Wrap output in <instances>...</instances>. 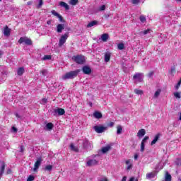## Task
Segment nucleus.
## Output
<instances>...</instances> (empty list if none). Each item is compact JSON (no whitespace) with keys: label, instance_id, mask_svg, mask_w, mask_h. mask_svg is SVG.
Wrapping results in <instances>:
<instances>
[{"label":"nucleus","instance_id":"f257e3e1","mask_svg":"<svg viewBox=\"0 0 181 181\" xmlns=\"http://www.w3.org/2000/svg\"><path fill=\"white\" fill-rule=\"evenodd\" d=\"M78 73H80V69L68 72L62 76V80H71L74 78V77H77Z\"/></svg>","mask_w":181,"mask_h":181},{"label":"nucleus","instance_id":"f03ea898","mask_svg":"<svg viewBox=\"0 0 181 181\" xmlns=\"http://www.w3.org/2000/svg\"><path fill=\"white\" fill-rule=\"evenodd\" d=\"M97 156H91L90 157H88L87 159V162H86V166H95V165H98V160H97V159H95V158Z\"/></svg>","mask_w":181,"mask_h":181},{"label":"nucleus","instance_id":"7ed1b4c3","mask_svg":"<svg viewBox=\"0 0 181 181\" xmlns=\"http://www.w3.org/2000/svg\"><path fill=\"white\" fill-rule=\"evenodd\" d=\"M72 60L77 63V64H84L86 62V58L83 55H76L72 57Z\"/></svg>","mask_w":181,"mask_h":181},{"label":"nucleus","instance_id":"20e7f679","mask_svg":"<svg viewBox=\"0 0 181 181\" xmlns=\"http://www.w3.org/2000/svg\"><path fill=\"white\" fill-rule=\"evenodd\" d=\"M133 80L135 84H137V83H142L144 81V74L136 73L133 76Z\"/></svg>","mask_w":181,"mask_h":181},{"label":"nucleus","instance_id":"39448f33","mask_svg":"<svg viewBox=\"0 0 181 181\" xmlns=\"http://www.w3.org/2000/svg\"><path fill=\"white\" fill-rule=\"evenodd\" d=\"M83 148L86 149V151H91L93 149V143L89 141L88 139H85L83 142Z\"/></svg>","mask_w":181,"mask_h":181},{"label":"nucleus","instance_id":"423d86ee","mask_svg":"<svg viewBox=\"0 0 181 181\" xmlns=\"http://www.w3.org/2000/svg\"><path fill=\"white\" fill-rule=\"evenodd\" d=\"M18 43L20 45H22V43H25V45L30 46V45H32V40L26 37H21L18 40Z\"/></svg>","mask_w":181,"mask_h":181},{"label":"nucleus","instance_id":"0eeeda50","mask_svg":"<svg viewBox=\"0 0 181 181\" xmlns=\"http://www.w3.org/2000/svg\"><path fill=\"white\" fill-rule=\"evenodd\" d=\"M68 38H69V33H65L61 36L59 39V47H62V46H63V45L66 43V41L67 40Z\"/></svg>","mask_w":181,"mask_h":181},{"label":"nucleus","instance_id":"6e6552de","mask_svg":"<svg viewBox=\"0 0 181 181\" xmlns=\"http://www.w3.org/2000/svg\"><path fill=\"white\" fill-rule=\"evenodd\" d=\"M93 129L97 132V134H103L104 131H107V127L103 126H94Z\"/></svg>","mask_w":181,"mask_h":181},{"label":"nucleus","instance_id":"1a4fd4ad","mask_svg":"<svg viewBox=\"0 0 181 181\" xmlns=\"http://www.w3.org/2000/svg\"><path fill=\"white\" fill-rule=\"evenodd\" d=\"M64 114H66V111L64 110V109L63 108H56L54 109V115H64Z\"/></svg>","mask_w":181,"mask_h":181},{"label":"nucleus","instance_id":"9d476101","mask_svg":"<svg viewBox=\"0 0 181 181\" xmlns=\"http://www.w3.org/2000/svg\"><path fill=\"white\" fill-rule=\"evenodd\" d=\"M42 158H38L36 160V162L34 164V168H33V171L34 172H37V169H39V167L40 166V165H42Z\"/></svg>","mask_w":181,"mask_h":181},{"label":"nucleus","instance_id":"9b49d317","mask_svg":"<svg viewBox=\"0 0 181 181\" xmlns=\"http://www.w3.org/2000/svg\"><path fill=\"white\" fill-rule=\"evenodd\" d=\"M82 71L83 74H87L88 76H90V74H91V68L88 66H83L82 67Z\"/></svg>","mask_w":181,"mask_h":181},{"label":"nucleus","instance_id":"f8f14e48","mask_svg":"<svg viewBox=\"0 0 181 181\" xmlns=\"http://www.w3.org/2000/svg\"><path fill=\"white\" fill-rule=\"evenodd\" d=\"M158 175V173L151 172L146 174V179H148V180H153L155 179V177Z\"/></svg>","mask_w":181,"mask_h":181},{"label":"nucleus","instance_id":"ddd939ff","mask_svg":"<svg viewBox=\"0 0 181 181\" xmlns=\"http://www.w3.org/2000/svg\"><path fill=\"white\" fill-rule=\"evenodd\" d=\"M5 163L1 162L0 165V177L4 175V173L5 172Z\"/></svg>","mask_w":181,"mask_h":181},{"label":"nucleus","instance_id":"4468645a","mask_svg":"<svg viewBox=\"0 0 181 181\" xmlns=\"http://www.w3.org/2000/svg\"><path fill=\"white\" fill-rule=\"evenodd\" d=\"M64 29V24H58L57 26V33H62L63 30Z\"/></svg>","mask_w":181,"mask_h":181},{"label":"nucleus","instance_id":"2eb2a0df","mask_svg":"<svg viewBox=\"0 0 181 181\" xmlns=\"http://www.w3.org/2000/svg\"><path fill=\"white\" fill-rule=\"evenodd\" d=\"M145 134H146V131H145L144 129H141L138 132L137 136H139V138H142V136H144Z\"/></svg>","mask_w":181,"mask_h":181},{"label":"nucleus","instance_id":"dca6fc26","mask_svg":"<svg viewBox=\"0 0 181 181\" xmlns=\"http://www.w3.org/2000/svg\"><path fill=\"white\" fill-rule=\"evenodd\" d=\"M4 36H9L11 35V29L8 28V26H6L4 30Z\"/></svg>","mask_w":181,"mask_h":181},{"label":"nucleus","instance_id":"f3484780","mask_svg":"<svg viewBox=\"0 0 181 181\" xmlns=\"http://www.w3.org/2000/svg\"><path fill=\"white\" fill-rule=\"evenodd\" d=\"M59 5L62 8H65L66 11H69V9H70V6H69L64 1H60Z\"/></svg>","mask_w":181,"mask_h":181},{"label":"nucleus","instance_id":"a211bd4d","mask_svg":"<svg viewBox=\"0 0 181 181\" xmlns=\"http://www.w3.org/2000/svg\"><path fill=\"white\" fill-rule=\"evenodd\" d=\"M109 37H110V35L108 34L104 33L101 35V40L102 42H107Z\"/></svg>","mask_w":181,"mask_h":181},{"label":"nucleus","instance_id":"6ab92c4d","mask_svg":"<svg viewBox=\"0 0 181 181\" xmlns=\"http://www.w3.org/2000/svg\"><path fill=\"white\" fill-rule=\"evenodd\" d=\"M93 117L95 118H97V119H100V118H103V114H101V112H100L96 111L93 113Z\"/></svg>","mask_w":181,"mask_h":181},{"label":"nucleus","instance_id":"aec40b11","mask_svg":"<svg viewBox=\"0 0 181 181\" xmlns=\"http://www.w3.org/2000/svg\"><path fill=\"white\" fill-rule=\"evenodd\" d=\"M25 73V68L23 67H20L17 70V74L18 76H22Z\"/></svg>","mask_w":181,"mask_h":181},{"label":"nucleus","instance_id":"412c9836","mask_svg":"<svg viewBox=\"0 0 181 181\" xmlns=\"http://www.w3.org/2000/svg\"><path fill=\"white\" fill-rule=\"evenodd\" d=\"M165 181H172V175H170V174L168 172L165 173Z\"/></svg>","mask_w":181,"mask_h":181},{"label":"nucleus","instance_id":"4be33fe9","mask_svg":"<svg viewBox=\"0 0 181 181\" xmlns=\"http://www.w3.org/2000/svg\"><path fill=\"white\" fill-rule=\"evenodd\" d=\"M110 149H111V146H110V145L106 146L102 148V152H103V153H107V152H108V151H110Z\"/></svg>","mask_w":181,"mask_h":181},{"label":"nucleus","instance_id":"5701e85b","mask_svg":"<svg viewBox=\"0 0 181 181\" xmlns=\"http://www.w3.org/2000/svg\"><path fill=\"white\" fill-rule=\"evenodd\" d=\"M95 25H98V21H91L87 25V28H93V26H95Z\"/></svg>","mask_w":181,"mask_h":181},{"label":"nucleus","instance_id":"b1692460","mask_svg":"<svg viewBox=\"0 0 181 181\" xmlns=\"http://www.w3.org/2000/svg\"><path fill=\"white\" fill-rule=\"evenodd\" d=\"M110 59H111V54H110V52H107L105 54V62L108 63V62H110Z\"/></svg>","mask_w":181,"mask_h":181},{"label":"nucleus","instance_id":"393cba45","mask_svg":"<svg viewBox=\"0 0 181 181\" xmlns=\"http://www.w3.org/2000/svg\"><path fill=\"white\" fill-rule=\"evenodd\" d=\"M45 129H47V131H51V129H53L52 123H47L45 126Z\"/></svg>","mask_w":181,"mask_h":181},{"label":"nucleus","instance_id":"a878e982","mask_svg":"<svg viewBox=\"0 0 181 181\" xmlns=\"http://www.w3.org/2000/svg\"><path fill=\"white\" fill-rule=\"evenodd\" d=\"M151 29H147V30H145L144 31H141L139 33V35L141 36H142V35H148V34L151 33Z\"/></svg>","mask_w":181,"mask_h":181},{"label":"nucleus","instance_id":"bb28decb","mask_svg":"<svg viewBox=\"0 0 181 181\" xmlns=\"http://www.w3.org/2000/svg\"><path fill=\"white\" fill-rule=\"evenodd\" d=\"M159 140V134L155 136L154 139L151 141V145H155L156 142Z\"/></svg>","mask_w":181,"mask_h":181},{"label":"nucleus","instance_id":"cd10ccee","mask_svg":"<svg viewBox=\"0 0 181 181\" xmlns=\"http://www.w3.org/2000/svg\"><path fill=\"white\" fill-rule=\"evenodd\" d=\"M124 48H125V45H124V43H119L117 45V49L119 50H124Z\"/></svg>","mask_w":181,"mask_h":181},{"label":"nucleus","instance_id":"c85d7f7f","mask_svg":"<svg viewBox=\"0 0 181 181\" xmlns=\"http://www.w3.org/2000/svg\"><path fill=\"white\" fill-rule=\"evenodd\" d=\"M160 89H158L155 93H154V98H158V97H159V95H160Z\"/></svg>","mask_w":181,"mask_h":181},{"label":"nucleus","instance_id":"c756f323","mask_svg":"<svg viewBox=\"0 0 181 181\" xmlns=\"http://www.w3.org/2000/svg\"><path fill=\"white\" fill-rule=\"evenodd\" d=\"M71 151H74V152H78V148H77L76 146H74V144H71L70 145Z\"/></svg>","mask_w":181,"mask_h":181},{"label":"nucleus","instance_id":"7c9ffc66","mask_svg":"<svg viewBox=\"0 0 181 181\" xmlns=\"http://www.w3.org/2000/svg\"><path fill=\"white\" fill-rule=\"evenodd\" d=\"M117 134L118 135H119V134H122V127H121V125L117 126Z\"/></svg>","mask_w":181,"mask_h":181},{"label":"nucleus","instance_id":"2f4dec72","mask_svg":"<svg viewBox=\"0 0 181 181\" xmlns=\"http://www.w3.org/2000/svg\"><path fill=\"white\" fill-rule=\"evenodd\" d=\"M134 93H135V94H137L138 95H142V94H144V91L139 90V89H135Z\"/></svg>","mask_w":181,"mask_h":181},{"label":"nucleus","instance_id":"473e14b6","mask_svg":"<svg viewBox=\"0 0 181 181\" xmlns=\"http://www.w3.org/2000/svg\"><path fill=\"white\" fill-rule=\"evenodd\" d=\"M139 19L141 23H145V22H146V17H145L144 16H141Z\"/></svg>","mask_w":181,"mask_h":181},{"label":"nucleus","instance_id":"72a5a7b5","mask_svg":"<svg viewBox=\"0 0 181 181\" xmlns=\"http://www.w3.org/2000/svg\"><path fill=\"white\" fill-rule=\"evenodd\" d=\"M174 97H175V98H177L178 100L180 99L181 98L180 93L175 92Z\"/></svg>","mask_w":181,"mask_h":181},{"label":"nucleus","instance_id":"f704fd0d","mask_svg":"<svg viewBox=\"0 0 181 181\" xmlns=\"http://www.w3.org/2000/svg\"><path fill=\"white\" fill-rule=\"evenodd\" d=\"M149 139V136H146L141 141V144H146V141Z\"/></svg>","mask_w":181,"mask_h":181},{"label":"nucleus","instance_id":"c9c22d12","mask_svg":"<svg viewBox=\"0 0 181 181\" xmlns=\"http://www.w3.org/2000/svg\"><path fill=\"white\" fill-rule=\"evenodd\" d=\"M41 74L42 76H43L44 77H46V76H47V70L46 69H42L41 71Z\"/></svg>","mask_w":181,"mask_h":181},{"label":"nucleus","instance_id":"e433bc0d","mask_svg":"<svg viewBox=\"0 0 181 181\" xmlns=\"http://www.w3.org/2000/svg\"><path fill=\"white\" fill-rule=\"evenodd\" d=\"M78 2V0H71L70 1H69V4H71V5H73V6H74V5H77V3Z\"/></svg>","mask_w":181,"mask_h":181},{"label":"nucleus","instance_id":"4c0bfd02","mask_svg":"<svg viewBox=\"0 0 181 181\" xmlns=\"http://www.w3.org/2000/svg\"><path fill=\"white\" fill-rule=\"evenodd\" d=\"M52 169H53V166L51 165H48L45 167V170H49V172L52 171Z\"/></svg>","mask_w":181,"mask_h":181},{"label":"nucleus","instance_id":"58836bf2","mask_svg":"<svg viewBox=\"0 0 181 181\" xmlns=\"http://www.w3.org/2000/svg\"><path fill=\"white\" fill-rule=\"evenodd\" d=\"M50 59H52V56L51 55H45L42 58V60H50Z\"/></svg>","mask_w":181,"mask_h":181},{"label":"nucleus","instance_id":"ea45409f","mask_svg":"<svg viewBox=\"0 0 181 181\" xmlns=\"http://www.w3.org/2000/svg\"><path fill=\"white\" fill-rule=\"evenodd\" d=\"M139 2H141V0H132V4H133V5H138Z\"/></svg>","mask_w":181,"mask_h":181},{"label":"nucleus","instance_id":"a19ab883","mask_svg":"<svg viewBox=\"0 0 181 181\" xmlns=\"http://www.w3.org/2000/svg\"><path fill=\"white\" fill-rule=\"evenodd\" d=\"M180 85H181V78H180V80L177 83V85L175 86V90H179V87H180Z\"/></svg>","mask_w":181,"mask_h":181},{"label":"nucleus","instance_id":"79ce46f5","mask_svg":"<svg viewBox=\"0 0 181 181\" xmlns=\"http://www.w3.org/2000/svg\"><path fill=\"white\" fill-rule=\"evenodd\" d=\"M42 5H43V0H39V4L37 6V8L40 9V8H42Z\"/></svg>","mask_w":181,"mask_h":181},{"label":"nucleus","instance_id":"37998d69","mask_svg":"<svg viewBox=\"0 0 181 181\" xmlns=\"http://www.w3.org/2000/svg\"><path fill=\"white\" fill-rule=\"evenodd\" d=\"M51 13H52V15H54V16H57V18L58 16L59 15V13L56 12V11H54V10H52V11H51Z\"/></svg>","mask_w":181,"mask_h":181},{"label":"nucleus","instance_id":"c03bdc74","mask_svg":"<svg viewBox=\"0 0 181 181\" xmlns=\"http://www.w3.org/2000/svg\"><path fill=\"white\" fill-rule=\"evenodd\" d=\"M140 151H141V152H144V151H145V144H144V143L141 144Z\"/></svg>","mask_w":181,"mask_h":181},{"label":"nucleus","instance_id":"a18cd8bd","mask_svg":"<svg viewBox=\"0 0 181 181\" xmlns=\"http://www.w3.org/2000/svg\"><path fill=\"white\" fill-rule=\"evenodd\" d=\"M176 68L175 66H172L170 69V74H173V73H175Z\"/></svg>","mask_w":181,"mask_h":181},{"label":"nucleus","instance_id":"49530a36","mask_svg":"<svg viewBox=\"0 0 181 181\" xmlns=\"http://www.w3.org/2000/svg\"><path fill=\"white\" fill-rule=\"evenodd\" d=\"M35 180V177L33 175H30L27 180V181H33Z\"/></svg>","mask_w":181,"mask_h":181},{"label":"nucleus","instance_id":"de8ad7c7","mask_svg":"<svg viewBox=\"0 0 181 181\" xmlns=\"http://www.w3.org/2000/svg\"><path fill=\"white\" fill-rule=\"evenodd\" d=\"M58 19H59V22H64V20L63 19V16L62 15L59 14Z\"/></svg>","mask_w":181,"mask_h":181},{"label":"nucleus","instance_id":"09e8293b","mask_svg":"<svg viewBox=\"0 0 181 181\" xmlns=\"http://www.w3.org/2000/svg\"><path fill=\"white\" fill-rule=\"evenodd\" d=\"M47 103V99L46 98H43L42 100H41V104L42 105H45Z\"/></svg>","mask_w":181,"mask_h":181},{"label":"nucleus","instance_id":"8fccbe9b","mask_svg":"<svg viewBox=\"0 0 181 181\" xmlns=\"http://www.w3.org/2000/svg\"><path fill=\"white\" fill-rule=\"evenodd\" d=\"M167 36H168V33L161 35V37H162L163 39H164V40H166V39H167V37H168Z\"/></svg>","mask_w":181,"mask_h":181},{"label":"nucleus","instance_id":"3c124183","mask_svg":"<svg viewBox=\"0 0 181 181\" xmlns=\"http://www.w3.org/2000/svg\"><path fill=\"white\" fill-rule=\"evenodd\" d=\"M126 165H132V163H131V160H127L125 161Z\"/></svg>","mask_w":181,"mask_h":181},{"label":"nucleus","instance_id":"603ef678","mask_svg":"<svg viewBox=\"0 0 181 181\" xmlns=\"http://www.w3.org/2000/svg\"><path fill=\"white\" fill-rule=\"evenodd\" d=\"M100 11H105V5H102L100 7Z\"/></svg>","mask_w":181,"mask_h":181},{"label":"nucleus","instance_id":"864d4df0","mask_svg":"<svg viewBox=\"0 0 181 181\" xmlns=\"http://www.w3.org/2000/svg\"><path fill=\"white\" fill-rule=\"evenodd\" d=\"M127 170H131V169H132V164H129V165H127Z\"/></svg>","mask_w":181,"mask_h":181},{"label":"nucleus","instance_id":"5fc2aeb1","mask_svg":"<svg viewBox=\"0 0 181 181\" xmlns=\"http://www.w3.org/2000/svg\"><path fill=\"white\" fill-rule=\"evenodd\" d=\"M12 173V170L11 168H8L6 172V175H11Z\"/></svg>","mask_w":181,"mask_h":181},{"label":"nucleus","instance_id":"6e6d98bb","mask_svg":"<svg viewBox=\"0 0 181 181\" xmlns=\"http://www.w3.org/2000/svg\"><path fill=\"white\" fill-rule=\"evenodd\" d=\"M98 181H108V179L105 177L101 178L100 180H99Z\"/></svg>","mask_w":181,"mask_h":181},{"label":"nucleus","instance_id":"4d7b16f0","mask_svg":"<svg viewBox=\"0 0 181 181\" xmlns=\"http://www.w3.org/2000/svg\"><path fill=\"white\" fill-rule=\"evenodd\" d=\"M152 76H153V71L148 73V77L151 78V77H152Z\"/></svg>","mask_w":181,"mask_h":181},{"label":"nucleus","instance_id":"13d9d810","mask_svg":"<svg viewBox=\"0 0 181 181\" xmlns=\"http://www.w3.org/2000/svg\"><path fill=\"white\" fill-rule=\"evenodd\" d=\"M13 132H18V129H16L15 127H12Z\"/></svg>","mask_w":181,"mask_h":181},{"label":"nucleus","instance_id":"bf43d9fd","mask_svg":"<svg viewBox=\"0 0 181 181\" xmlns=\"http://www.w3.org/2000/svg\"><path fill=\"white\" fill-rule=\"evenodd\" d=\"M108 127H114V122H111L110 123H109Z\"/></svg>","mask_w":181,"mask_h":181},{"label":"nucleus","instance_id":"052dcab7","mask_svg":"<svg viewBox=\"0 0 181 181\" xmlns=\"http://www.w3.org/2000/svg\"><path fill=\"white\" fill-rule=\"evenodd\" d=\"M122 181H127V176H124L122 179Z\"/></svg>","mask_w":181,"mask_h":181},{"label":"nucleus","instance_id":"680f3d73","mask_svg":"<svg viewBox=\"0 0 181 181\" xmlns=\"http://www.w3.org/2000/svg\"><path fill=\"white\" fill-rule=\"evenodd\" d=\"M47 24L52 25V20H49L48 21H47Z\"/></svg>","mask_w":181,"mask_h":181},{"label":"nucleus","instance_id":"e2e57ef3","mask_svg":"<svg viewBox=\"0 0 181 181\" xmlns=\"http://www.w3.org/2000/svg\"><path fill=\"white\" fill-rule=\"evenodd\" d=\"M134 159H135V160H136V159H138V154L134 155Z\"/></svg>","mask_w":181,"mask_h":181},{"label":"nucleus","instance_id":"0e129e2a","mask_svg":"<svg viewBox=\"0 0 181 181\" xmlns=\"http://www.w3.org/2000/svg\"><path fill=\"white\" fill-rule=\"evenodd\" d=\"M20 152H23V146H21V151H20Z\"/></svg>","mask_w":181,"mask_h":181},{"label":"nucleus","instance_id":"69168bd1","mask_svg":"<svg viewBox=\"0 0 181 181\" xmlns=\"http://www.w3.org/2000/svg\"><path fill=\"white\" fill-rule=\"evenodd\" d=\"M16 117L17 118H21V116H19V114H18V113H16Z\"/></svg>","mask_w":181,"mask_h":181},{"label":"nucleus","instance_id":"338daca9","mask_svg":"<svg viewBox=\"0 0 181 181\" xmlns=\"http://www.w3.org/2000/svg\"><path fill=\"white\" fill-rule=\"evenodd\" d=\"M27 4H28V5H32L33 2L30 1Z\"/></svg>","mask_w":181,"mask_h":181},{"label":"nucleus","instance_id":"774afa93","mask_svg":"<svg viewBox=\"0 0 181 181\" xmlns=\"http://www.w3.org/2000/svg\"><path fill=\"white\" fill-rule=\"evenodd\" d=\"M179 120L181 121V112H180Z\"/></svg>","mask_w":181,"mask_h":181}]
</instances>
